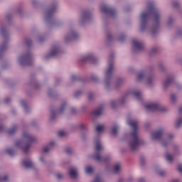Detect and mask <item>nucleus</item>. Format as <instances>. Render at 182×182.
Instances as JSON below:
<instances>
[{
  "label": "nucleus",
  "instance_id": "obj_1",
  "mask_svg": "<svg viewBox=\"0 0 182 182\" xmlns=\"http://www.w3.org/2000/svg\"><path fill=\"white\" fill-rule=\"evenodd\" d=\"M139 18L141 32L147 29V23H149V21H151L155 25L152 27L151 32L152 35H156V33H157V31H159V24L161 19V14H160V11L154 6L153 3L148 4L146 11L141 13Z\"/></svg>",
  "mask_w": 182,
  "mask_h": 182
},
{
  "label": "nucleus",
  "instance_id": "obj_2",
  "mask_svg": "<svg viewBox=\"0 0 182 182\" xmlns=\"http://www.w3.org/2000/svg\"><path fill=\"white\" fill-rule=\"evenodd\" d=\"M127 124L132 129V133L129 135V146L132 151H135L143 144V140L139 136V122L137 121H128Z\"/></svg>",
  "mask_w": 182,
  "mask_h": 182
},
{
  "label": "nucleus",
  "instance_id": "obj_3",
  "mask_svg": "<svg viewBox=\"0 0 182 182\" xmlns=\"http://www.w3.org/2000/svg\"><path fill=\"white\" fill-rule=\"evenodd\" d=\"M96 132H97V136L94 139V144L95 146V154L94 155V159L97 161L107 163V161L110 160V157L109 156L102 157V151H103V145L102 144V142H100V138L99 137V134L105 132V126L98 125L96 128Z\"/></svg>",
  "mask_w": 182,
  "mask_h": 182
},
{
  "label": "nucleus",
  "instance_id": "obj_4",
  "mask_svg": "<svg viewBox=\"0 0 182 182\" xmlns=\"http://www.w3.org/2000/svg\"><path fill=\"white\" fill-rule=\"evenodd\" d=\"M36 141V138L31 135L29 132H24L21 140H18L15 143V147L20 149L23 153H27L31 147V144Z\"/></svg>",
  "mask_w": 182,
  "mask_h": 182
},
{
  "label": "nucleus",
  "instance_id": "obj_5",
  "mask_svg": "<svg viewBox=\"0 0 182 182\" xmlns=\"http://www.w3.org/2000/svg\"><path fill=\"white\" fill-rule=\"evenodd\" d=\"M113 56L109 57L108 67L105 73V85L106 87H109V85L112 82V75H113Z\"/></svg>",
  "mask_w": 182,
  "mask_h": 182
},
{
  "label": "nucleus",
  "instance_id": "obj_6",
  "mask_svg": "<svg viewBox=\"0 0 182 182\" xmlns=\"http://www.w3.org/2000/svg\"><path fill=\"white\" fill-rule=\"evenodd\" d=\"M137 80L138 82L145 80L147 85H151V83H153V75L147 71H141L138 73Z\"/></svg>",
  "mask_w": 182,
  "mask_h": 182
},
{
  "label": "nucleus",
  "instance_id": "obj_7",
  "mask_svg": "<svg viewBox=\"0 0 182 182\" xmlns=\"http://www.w3.org/2000/svg\"><path fill=\"white\" fill-rule=\"evenodd\" d=\"M32 62H33V58L31 53L21 55L18 59V63L21 66H29L32 65Z\"/></svg>",
  "mask_w": 182,
  "mask_h": 182
},
{
  "label": "nucleus",
  "instance_id": "obj_8",
  "mask_svg": "<svg viewBox=\"0 0 182 182\" xmlns=\"http://www.w3.org/2000/svg\"><path fill=\"white\" fill-rule=\"evenodd\" d=\"M1 34L2 35L5 41H4L0 46V52H4L8 49V31L4 28H1Z\"/></svg>",
  "mask_w": 182,
  "mask_h": 182
},
{
  "label": "nucleus",
  "instance_id": "obj_9",
  "mask_svg": "<svg viewBox=\"0 0 182 182\" xmlns=\"http://www.w3.org/2000/svg\"><path fill=\"white\" fill-rule=\"evenodd\" d=\"M56 9H58V4H53L52 9L46 12L45 21L47 23H52L53 14L56 12Z\"/></svg>",
  "mask_w": 182,
  "mask_h": 182
},
{
  "label": "nucleus",
  "instance_id": "obj_10",
  "mask_svg": "<svg viewBox=\"0 0 182 182\" xmlns=\"http://www.w3.org/2000/svg\"><path fill=\"white\" fill-rule=\"evenodd\" d=\"M60 53V50H59V47L58 46H53L49 53L46 55L45 59L48 60L50 59V58H55V56H59Z\"/></svg>",
  "mask_w": 182,
  "mask_h": 182
},
{
  "label": "nucleus",
  "instance_id": "obj_11",
  "mask_svg": "<svg viewBox=\"0 0 182 182\" xmlns=\"http://www.w3.org/2000/svg\"><path fill=\"white\" fill-rule=\"evenodd\" d=\"M132 48H133L134 52H140L143 50V49H144V43H143V42L137 39H133Z\"/></svg>",
  "mask_w": 182,
  "mask_h": 182
},
{
  "label": "nucleus",
  "instance_id": "obj_12",
  "mask_svg": "<svg viewBox=\"0 0 182 182\" xmlns=\"http://www.w3.org/2000/svg\"><path fill=\"white\" fill-rule=\"evenodd\" d=\"M77 38H79V33L75 31V30H70L65 36L64 41L65 42L68 43L70 42V41L77 39Z\"/></svg>",
  "mask_w": 182,
  "mask_h": 182
},
{
  "label": "nucleus",
  "instance_id": "obj_13",
  "mask_svg": "<svg viewBox=\"0 0 182 182\" xmlns=\"http://www.w3.org/2000/svg\"><path fill=\"white\" fill-rule=\"evenodd\" d=\"M80 62H91L92 63H96V57L92 53H89L85 55H81L80 58Z\"/></svg>",
  "mask_w": 182,
  "mask_h": 182
},
{
  "label": "nucleus",
  "instance_id": "obj_14",
  "mask_svg": "<svg viewBox=\"0 0 182 182\" xmlns=\"http://www.w3.org/2000/svg\"><path fill=\"white\" fill-rule=\"evenodd\" d=\"M146 110L151 112H156V110H161V112H166V109H163L161 105L157 103H151L146 105Z\"/></svg>",
  "mask_w": 182,
  "mask_h": 182
},
{
  "label": "nucleus",
  "instance_id": "obj_15",
  "mask_svg": "<svg viewBox=\"0 0 182 182\" xmlns=\"http://www.w3.org/2000/svg\"><path fill=\"white\" fill-rule=\"evenodd\" d=\"M101 10L109 16H116V10L109 6H102Z\"/></svg>",
  "mask_w": 182,
  "mask_h": 182
},
{
  "label": "nucleus",
  "instance_id": "obj_16",
  "mask_svg": "<svg viewBox=\"0 0 182 182\" xmlns=\"http://www.w3.org/2000/svg\"><path fill=\"white\" fill-rule=\"evenodd\" d=\"M90 18H92V14L89 11L82 12L80 17V23L82 25L85 22H87Z\"/></svg>",
  "mask_w": 182,
  "mask_h": 182
},
{
  "label": "nucleus",
  "instance_id": "obj_17",
  "mask_svg": "<svg viewBox=\"0 0 182 182\" xmlns=\"http://www.w3.org/2000/svg\"><path fill=\"white\" fill-rule=\"evenodd\" d=\"M163 136V129L152 132L151 138L152 140H160Z\"/></svg>",
  "mask_w": 182,
  "mask_h": 182
},
{
  "label": "nucleus",
  "instance_id": "obj_18",
  "mask_svg": "<svg viewBox=\"0 0 182 182\" xmlns=\"http://www.w3.org/2000/svg\"><path fill=\"white\" fill-rule=\"evenodd\" d=\"M22 164L26 168H33L34 166L33 161L29 158L24 159L22 161Z\"/></svg>",
  "mask_w": 182,
  "mask_h": 182
},
{
  "label": "nucleus",
  "instance_id": "obj_19",
  "mask_svg": "<svg viewBox=\"0 0 182 182\" xmlns=\"http://www.w3.org/2000/svg\"><path fill=\"white\" fill-rule=\"evenodd\" d=\"M173 137H174V136L173 134H169L166 138V139L162 141V146H164V147H166L167 146V144H168V143H170L171 141V139H173Z\"/></svg>",
  "mask_w": 182,
  "mask_h": 182
},
{
  "label": "nucleus",
  "instance_id": "obj_20",
  "mask_svg": "<svg viewBox=\"0 0 182 182\" xmlns=\"http://www.w3.org/2000/svg\"><path fill=\"white\" fill-rule=\"evenodd\" d=\"M129 95H133L134 96H135V97H136L139 100H140V99H141V92L136 90H132L129 92Z\"/></svg>",
  "mask_w": 182,
  "mask_h": 182
},
{
  "label": "nucleus",
  "instance_id": "obj_21",
  "mask_svg": "<svg viewBox=\"0 0 182 182\" xmlns=\"http://www.w3.org/2000/svg\"><path fill=\"white\" fill-rule=\"evenodd\" d=\"M69 174L72 178H76L77 177V169L76 168H71Z\"/></svg>",
  "mask_w": 182,
  "mask_h": 182
},
{
  "label": "nucleus",
  "instance_id": "obj_22",
  "mask_svg": "<svg viewBox=\"0 0 182 182\" xmlns=\"http://www.w3.org/2000/svg\"><path fill=\"white\" fill-rule=\"evenodd\" d=\"M55 146V141H51L47 146L44 147L43 149V151L44 153H48L49 150H52L53 147Z\"/></svg>",
  "mask_w": 182,
  "mask_h": 182
},
{
  "label": "nucleus",
  "instance_id": "obj_23",
  "mask_svg": "<svg viewBox=\"0 0 182 182\" xmlns=\"http://www.w3.org/2000/svg\"><path fill=\"white\" fill-rule=\"evenodd\" d=\"M102 113H103V107H101L92 111V114L93 116H100Z\"/></svg>",
  "mask_w": 182,
  "mask_h": 182
},
{
  "label": "nucleus",
  "instance_id": "obj_24",
  "mask_svg": "<svg viewBox=\"0 0 182 182\" xmlns=\"http://www.w3.org/2000/svg\"><path fill=\"white\" fill-rule=\"evenodd\" d=\"M171 82H173V77H168L165 81L163 82L164 87H168L170 85H171Z\"/></svg>",
  "mask_w": 182,
  "mask_h": 182
},
{
  "label": "nucleus",
  "instance_id": "obj_25",
  "mask_svg": "<svg viewBox=\"0 0 182 182\" xmlns=\"http://www.w3.org/2000/svg\"><path fill=\"white\" fill-rule=\"evenodd\" d=\"M165 159L168 163H173L174 160V155H171V154L166 153L165 155Z\"/></svg>",
  "mask_w": 182,
  "mask_h": 182
},
{
  "label": "nucleus",
  "instance_id": "obj_26",
  "mask_svg": "<svg viewBox=\"0 0 182 182\" xmlns=\"http://www.w3.org/2000/svg\"><path fill=\"white\" fill-rule=\"evenodd\" d=\"M120 170H122V166L120 164H117L116 165L114 166V168L112 171L115 173H120Z\"/></svg>",
  "mask_w": 182,
  "mask_h": 182
},
{
  "label": "nucleus",
  "instance_id": "obj_27",
  "mask_svg": "<svg viewBox=\"0 0 182 182\" xmlns=\"http://www.w3.org/2000/svg\"><path fill=\"white\" fill-rule=\"evenodd\" d=\"M119 132V125H114L112 128V134H117V132Z\"/></svg>",
  "mask_w": 182,
  "mask_h": 182
},
{
  "label": "nucleus",
  "instance_id": "obj_28",
  "mask_svg": "<svg viewBox=\"0 0 182 182\" xmlns=\"http://www.w3.org/2000/svg\"><path fill=\"white\" fill-rule=\"evenodd\" d=\"M16 130H18V127L14 126L11 129H10L8 131V134H14L16 132Z\"/></svg>",
  "mask_w": 182,
  "mask_h": 182
},
{
  "label": "nucleus",
  "instance_id": "obj_29",
  "mask_svg": "<svg viewBox=\"0 0 182 182\" xmlns=\"http://www.w3.org/2000/svg\"><path fill=\"white\" fill-rule=\"evenodd\" d=\"M85 173L87 174H90V173H93V168H92L91 166H86Z\"/></svg>",
  "mask_w": 182,
  "mask_h": 182
},
{
  "label": "nucleus",
  "instance_id": "obj_30",
  "mask_svg": "<svg viewBox=\"0 0 182 182\" xmlns=\"http://www.w3.org/2000/svg\"><path fill=\"white\" fill-rule=\"evenodd\" d=\"M117 39L119 41V42H124V41L126 39V36H124L123 34H121L117 38Z\"/></svg>",
  "mask_w": 182,
  "mask_h": 182
},
{
  "label": "nucleus",
  "instance_id": "obj_31",
  "mask_svg": "<svg viewBox=\"0 0 182 182\" xmlns=\"http://www.w3.org/2000/svg\"><path fill=\"white\" fill-rule=\"evenodd\" d=\"M9 180V177L8 176H4V177L0 176V182H6Z\"/></svg>",
  "mask_w": 182,
  "mask_h": 182
},
{
  "label": "nucleus",
  "instance_id": "obj_32",
  "mask_svg": "<svg viewBox=\"0 0 182 182\" xmlns=\"http://www.w3.org/2000/svg\"><path fill=\"white\" fill-rule=\"evenodd\" d=\"M65 107H66V103H63L61 105L60 109L58 111V113H62L63 112H65Z\"/></svg>",
  "mask_w": 182,
  "mask_h": 182
},
{
  "label": "nucleus",
  "instance_id": "obj_33",
  "mask_svg": "<svg viewBox=\"0 0 182 182\" xmlns=\"http://www.w3.org/2000/svg\"><path fill=\"white\" fill-rule=\"evenodd\" d=\"M181 124H182V118H180L176 122V127H180Z\"/></svg>",
  "mask_w": 182,
  "mask_h": 182
},
{
  "label": "nucleus",
  "instance_id": "obj_34",
  "mask_svg": "<svg viewBox=\"0 0 182 182\" xmlns=\"http://www.w3.org/2000/svg\"><path fill=\"white\" fill-rule=\"evenodd\" d=\"M56 117V112L54 110H51L50 119L53 120Z\"/></svg>",
  "mask_w": 182,
  "mask_h": 182
},
{
  "label": "nucleus",
  "instance_id": "obj_35",
  "mask_svg": "<svg viewBox=\"0 0 182 182\" xmlns=\"http://www.w3.org/2000/svg\"><path fill=\"white\" fill-rule=\"evenodd\" d=\"M21 106H23V107L25 109V111L26 112V109H28V105H26V102H25V101L23 100H21Z\"/></svg>",
  "mask_w": 182,
  "mask_h": 182
},
{
  "label": "nucleus",
  "instance_id": "obj_36",
  "mask_svg": "<svg viewBox=\"0 0 182 182\" xmlns=\"http://www.w3.org/2000/svg\"><path fill=\"white\" fill-rule=\"evenodd\" d=\"M6 153L9 154V156H14L15 154V151L9 149L6 150Z\"/></svg>",
  "mask_w": 182,
  "mask_h": 182
},
{
  "label": "nucleus",
  "instance_id": "obj_37",
  "mask_svg": "<svg viewBox=\"0 0 182 182\" xmlns=\"http://www.w3.org/2000/svg\"><path fill=\"white\" fill-rule=\"evenodd\" d=\"M174 21V18L169 17L168 23H167V26H170L173 22Z\"/></svg>",
  "mask_w": 182,
  "mask_h": 182
},
{
  "label": "nucleus",
  "instance_id": "obj_38",
  "mask_svg": "<svg viewBox=\"0 0 182 182\" xmlns=\"http://www.w3.org/2000/svg\"><path fill=\"white\" fill-rule=\"evenodd\" d=\"M107 39L109 42H110V41H113V39H114V37H113L112 34H108L107 36Z\"/></svg>",
  "mask_w": 182,
  "mask_h": 182
},
{
  "label": "nucleus",
  "instance_id": "obj_39",
  "mask_svg": "<svg viewBox=\"0 0 182 182\" xmlns=\"http://www.w3.org/2000/svg\"><path fill=\"white\" fill-rule=\"evenodd\" d=\"M158 174L159 176H161V177H163L164 176H166V171H159Z\"/></svg>",
  "mask_w": 182,
  "mask_h": 182
},
{
  "label": "nucleus",
  "instance_id": "obj_40",
  "mask_svg": "<svg viewBox=\"0 0 182 182\" xmlns=\"http://www.w3.org/2000/svg\"><path fill=\"white\" fill-rule=\"evenodd\" d=\"M178 5H180V3H178V1H177L172 2V6H173V8H177V6H178Z\"/></svg>",
  "mask_w": 182,
  "mask_h": 182
},
{
  "label": "nucleus",
  "instance_id": "obj_41",
  "mask_svg": "<svg viewBox=\"0 0 182 182\" xmlns=\"http://www.w3.org/2000/svg\"><path fill=\"white\" fill-rule=\"evenodd\" d=\"M91 80H92V82H97L99 80V78L96 75H92L91 77Z\"/></svg>",
  "mask_w": 182,
  "mask_h": 182
},
{
  "label": "nucleus",
  "instance_id": "obj_42",
  "mask_svg": "<svg viewBox=\"0 0 182 182\" xmlns=\"http://www.w3.org/2000/svg\"><path fill=\"white\" fill-rule=\"evenodd\" d=\"M117 105H119V102H117V101H112V102H111L112 107H114L117 106Z\"/></svg>",
  "mask_w": 182,
  "mask_h": 182
},
{
  "label": "nucleus",
  "instance_id": "obj_43",
  "mask_svg": "<svg viewBox=\"0 0 182 182\" xmlns=\"http://www.w3.org/2000/svg\"><path fill=\"white\" fill-rule=\"evenodd\" d=\"M176 99H177V97H176V95L172 94L171 95V100H172V102H176Z\"/></svg>",
  "mask_w": 182,
  "mask_h": 182
},
{
  "label": "nucleus",
  "instance_id": "obj_44",
  "mask_svg": "<svg viewBox=\"0 0 182 182\" xmlns=\"http://www.w3.org/2000/svg\"><path fill=\"white\" fill-rule=\"evenodd\" d=\"M66 134V133L65 132V131H60L58 132V136H60V137H63V136H65Z\"/></svg>",
  "mask_w": 182,
  "mask_h": 182
},
{
  "label": "nucleus",
  "instance_id": "obj_45",
  "mask_svg": "<svg viewBox=\"0 0 182 182\" xmlns=\"http://www.w3.org/2000/svg\"><path fill=\"white\" fill-rule=\"evenodd\" d=\"M93 98H94V95H93V93L90 92L88 94V99L89 100H93Z\"/></svg>",
  "mask_w": 182,
  "mask_h": 182
},
{
  "label": "nucleus",
  "instance_id": "obj_46",
  "mask_svg": "<svg viewBox=\"0 0 182 182\" xmlns=\"http://www.w3.org/2000/svg\"><path fill=\"white\" fill-rule=\"evenodd\" d=\"M80 129H81V130H85V129H86V124H81L80 125Z\"/></svg>",
  "mask_w": 182,
  "mask_h": 182
},
{
  "label": "nucleus",
  "instance_id": "obj_47",
  "mask_svg": "<svg viewBox=\"0 0 182 182\" xmlns=\"http://www.w3.org/2000/svg\"><path fill=\"white\" fill-rule=\"evenodd\" d=\"M92 182H102V179L100 177L97 176L96 178L94 179Z\"/></svg>",
  "mask_w": 182,
  "mask_h": 182
},
{
  "label": "nucleus",
  "instance_id": "obj_48",
  "mask_svg": "<svg viewBox=\"0 0 182 182\" xmlns=\"http://www.w3.org/2000/svg\"><path fill=\"white\" fill-rule=\"evenodd\" d=\"M65 153H67L68 154H70V153H72V149L71 148L65 149Z\"/></svg>",
  "mask_w": 182,
  "mask_h": 182
},
{
  "label": "nucleus",
  "instance_id": "obj_49",
  "mask_svg": "<svg viewBox=\"0 0 182 182\" xmlns=\"http://www.w3.org/2000/svg\"><path fill=\"white\" fill-rule=\"evenodd\" d=\"M169 182H181V179L180 178H174L170 181Z\"/></svg>",
  "mask_w": 182,
  "mask_h": 182
},
{
  "label": "nucleus",
  "instance_id": "obj_50",
  "mask_svg": "<svg viewBox=\"0 0 182 182\" xmlns=\"http://www.w3.org/2000/svg\"><path fill=\"white\" fill-rule=\"evenodd\" d=\"M80 95H82V92H81V91H77V92L75 93V97H79Z\"/></svg>",
  "mask_w": 182,
  "mask_h": 182
},
{
  "label": "nucleus",
  "instance_id": "obj_51",
  "mask_svg": "<svg viewBox=\"0 0 182 182\" xmlns=\"http://www.w3.org/2000/svg\"><path fill=\"white\" fill-rule=\"evenodd\" d=\"M178 170L180 173H182V165H178Z\"/></svg>",
  "mask_w": 182,
  "mask_h": 182
},
{
  "label": "nucleus",
  "instance_id": "obj_52",
  "mask_svg": "<svg viewBox=\"0 0 182 182\" xmlns=\"http://www.w3.org/2000/svg\"><path fill=\"white\" fill-rule=\"evenodd\" d=\"M70 112H71V114H75V113H76V109L72 108L71 110H70Z\"/></svg>",
  "mask_w": 182,
  "mask_h": 182
},
{
  "label": "nucleus",
  "instance_id": "obj_53",
  "mask_svg": "<svg viewBox=\"0 0 182 182\" xmlns=\"http://www.w3.org/2000/svg\"><path fill=\"white\" fill-rule=\"evenodd\" d=\"M40 161H41V163H45V158L41 157L40 158Z\"/></svg>",
  "mask_w": 182,
  "mask_h": 182
},
{
  "label": "nucleus",
  "instance_id": "obj_54",
  "mask_svg": "<svg viewBox=\"0 0 182 182\" xmlns=\"http://www.w3.org/2000/svg\"><path fill=\"white\" fill-rule=\"evenodd\" d=\"M77 77H76V75H73L71 77V80L74 81V80H76Z\"/></svg>",
  "mask_w": 182,
  "mask_h": 182
},
{
  "label": "nucleus",
  "instance_id": "obj_55",
  "mask_svg": "<svg viewBox=\"0 0 182 182\" xmlns=\"http://www.w3.org/2000/svg\"><path fill=\"white\" fill-rule=\"evenodd\" d=\"M151 52H152V53H156V52H157V48H152Z\"/></svg>",
  "mask_w": 182,
  "mask_h": 182
},
{
  "label": "nucleus",
  "instance_id": "obj_56",
  "mask_svg": "<svg viewBox=\"0 0 182 182\" xmlns=\"http://www.w3.org/2000/svg\"><path fill=\"white\" fill-rule=\"evenodd\" d=\"M9 102H11V99H9V98L5 99V103H9Z\"/></svg>",
  "mask_w": 182,
  "mask_h": 182
},
{
  "label": "nucleus",
  "instance_id": "obj_57",
  "mask_svg": "<svg viewBox=\"0 0 182 182\" xmlns=\"http://www.w3.org/2000/svg\"><path fill=\"white\" fill-rule=\"evenodd\" d=\"M127 181V182H132V181H133V178H132V177L129 178Z\"/></svg>",
  "mask_w": 182,
  "mask_h": 182
},
{
  "label": "nucleus",
  "instance_id": "obj_58",
  "mask_svg": "<svg viewBox=\"0 0 182 182\" xmlns=\"http://www.w3.org/2000/svg\"><path fill=\"white\" fill-rule=\"evenodd\" d=\"M122 83V80L117 81V86H119Z\"/></svg>",
  "mask_w": 182,
  "mask_h": 182
},
{
  "label": "nucleus",
  "instance_id": "obj_59",
  "mask_svg": "<svg viewBox=\"0 0 182 182\" xmlns=\"http://www.w3.org/2000/svg\"><path fill=\"white\" fill-rule=\"evenodd\" d=\"M144 181H145V180L143 178H141L139 179V182H144Z\"/></svg>",
  "mask_w": 182,
  "mask_h": 182
},
{
  "label": "nucleus",
  "instance_id": "obj_60",
  "mask_svg": "<svg viewBox=\"0 0 182 182\" xmlns=\"http://www.w3.org/2000/svg\"><path fill=\"white\" fill-rule=\"evenodd\" d=\"M117 182H124V179L119 178Z\"/></svg>",
  "mask_w": 182,
  "mask_h": 182
},
{
  "label": "nucleus",
  "instance_id": "obj_61",
  "mask_svg": "<svg viewBox=\"0 0 182 182\" xmlns=\"http://www.w3.org/2000/svg\"><path fill=\"white\" fill-rule=\"evenodd\" d=\"M177 149H178L177 146H173L174 151H177Z\"/></svg>",
  "mask_w": 182,
  "mask_h": 182
},
{
  "label": "nucleus",
  "instance_id": "obj_62",
  "mask_svg": "<svg viewBox=\"0 0 182 182\" xmlns=\"http://www.w3.org/2000/svg\"><path fill=\"white\" fill-rule=\"evenodd\" d=\"M31 41H26V45H28V46H29V45H31V43H30Z\"/></svg>",
  "mask_w": 182,
  "mask_h": 182
},
{
  "label": "nucleus",
  "instance_id": "obj_63",
  "mask_svg": "<svg viewBox=\"0 0 182 182\" xmlns=\"http://www.w3.org/2000/svg\"><path fill=\"white\" fill-rule=\"evenodd\" d=\"M177 35H178V36L181 35V31H178Z\"/></svg>",
  "mask_w": 182,
  "mask_h": 182
},
{
  "label": "nucleus",
  "instance_id": "obj_64",
  "mask_svg": "<svg viewBox=\"0 0 182 182\" xmlns=\"http://www.w3.org/2000/svg\"><path fill=\"white\" fill-rule=\"evenodd\" d=\"M179 113H182V107L179 108Z\"/></svg>",
  "mask_w": 182,
  "mask_h": 182
}]
</instances>
